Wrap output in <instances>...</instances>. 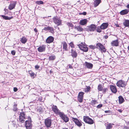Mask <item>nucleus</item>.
Wrapping results in <instances>:
<instances>
[{
  "label": "nucleus",
  "mask_w": 129,
  "mask_h": 129,
  "mask_svg": "<svg viewBox=\"0 0 129 129\" xmlns=\"http://www.w3.org/2000/svg\"><path fill=\"white\" fill-rule=\"evenodd\" d=\"M96 48L98 49L102 53H105L106 52V50L104 46L102 44L98 43L96 44Z\"/></svg>",
  "instance_id": "f257e3e1"
},
{
  "label": "nucleus",
  "mask_w": 129,
  "mask_h": 129,
  "mask_svg": "<svg viewBox=\"0 0 129 129\" xmlns=\"http://www.w3.org/2000/svg\"><path fill=\"white\" fill-rule=\"evenodd\" d=\"M54 39V38L52 36H50L47 38L46 41L47 43H50L53 42Z\"/></svg>",
  "instance_id": "f3484780"
},
{
  "label": "nucleus",
  "mask_w": 129,
  "mask_h": 129,
  "mask_svg": "<svg viewBox=\"0 0 129 129\" xmlns=\"http://www.w3.org/2000/svg\"><path fill=\"white\" fill-rule=\"evenodd\" d=\"M48 30L52 34H53L54 33V29L51 26H49Z\"/></svg>",
  "instance_id": "473e14b6"
},
{
  "label": "nucleus",
  "mask_w": 129,
  "mask_h": 129,
  "mask_svg": "<svg viewBox=\"0 0 129 129\" xmlns=\"http://www.w3.org/2000/svg\"><path fill=\"white\" fill-rule=\"evenodd\" d=\"M78 46L80 49L84 52H86L88 50V48L83 44L82 45L81 44L79 45Z\"/></svg>",
  "instance_id": "1a4fd4ad"
},
{
  "label": "nucleus",
  "mask_w": 129,
  "mask_h": 129,
  "mask_svg": "<svg viewBox=\"0 0 129 129\" xmlns=\"http://www.w3.org/2000/svg\"><path fill=\"white\" fill-rule=\"evenodd\" d=\"M127 48H128V50H129V45L127 47Z\"/></svg>",
  "instance_id": "e2e57ef3"
},
{
  "label": "nucleus",
  "mask_w": 129,
  "mask_h": 129,
  "mask_svg": "<svg viewBox=\"0 0 129 129\" xmlns=\"http://www.w3.org/2000/svg\"><path fill=\"white\" fill-rule=\"evenodd\" d=\"M67 24L69 26L71 27H72L73 26V25L71 23L68 22L67 23Z\"/></svg>",
  "instance_id": "a19ab883"
},
{
  "label": "nucleus",
  "mask_w": 129,
  "mask_h": 129,
  "mask_svg": "<svg viewBox=\"0 0 129 129\" xmlns=\"http://www.w3.org/2000/svg\"><path fill=\"white\" fill-rule=\"evenodd\" d=\"M53 20L54 23L57 25H59L61 24V20L57 17H54Z\"/></svg>",
  "instance_id": "423d86ee"
},
{
  "label": "nucleus",
  "mask_w": 129,
  "mask_h": 129,
  "mask_svg": "<svg viewBox=\"0 0 129 129\" xmlns=\"http://www.w3.org/2000/svg\"><path fill=\"white\" fill-rule=\"evenodd\" d=\"M85 67L88 69H91L93 67V65L89 62H85Z\"/></svg>",
  "instance_id": "4468645a"
},
{
  "label": "nucleus",
  "mask_w": 129,
  "mask_h": 129,
  "mask_svg": "<svg viewBox=\"0 0 129 129\" xmlns=\"http://www.w3.org/2000/svg\"><path fill=\"white\" fill-rule=\"evenodd\" d=\"M84 93L82 92H79L78 96V100L80 103L82 102V100L83 98V95Z\"/></svg>",
  "instance_id": "9d476101"
},
{
  "label": "nucleus",
  "mask_w": 129,
  "mask_h": 129,
  "mask_svg": "<svg viewBox=\"0 0 129 129\" xmlns=\"http://www.w3.org/2000/svg\"><path fill=\"white\" fill-rule=\"evenodd\" d=\"M101 2V0H95L94 1L93 4L95 7L98 6Z\"/></svg>",
  "instance_id": "a878e982"
},
{
  "label": "nucleus",
  "mask_w": 129,
  "mask_h": 129,
  "mask_svg": "<svg viewBox=\"0 0 129 129\" xmlns=\"http://www.w3.org/2000/svg\"><path fill=\"white\" fill-rule=\"evenodd\" d=\"M27 39L25 37H23L20 40L22 43L25 44L27 41Z\"/></svg>",
  "instance_id": "c756f323"
},
{
  "label": "nucleus",
  "mask_w": 129,
  "mask_h": 129,
  "mask_svg": "<svg viewBox=\"0 0 129 129\" xmlns=\"http://www.w3.org/2000/svg\"><path fill=\"white\" fill-rule=\"evenodd\" d=\"M52 110L56 114H58L59 115V110L57 109V106H56L53 105L52 108Z\"/></svg>",
  "instance_id": "2eb2a0df"
},
{
  "label": "nucleus",
  "mask_w": 129,
  "mask_h": 129,
  "mask_svg": "<svg viewBox=\"0 0 129 129\" xmlns=\"http://www.w3.org/2000/svg\"><path fill=\"white\" fill-rule=\"evenodd\" d=\"M71 55L73 58H76L77 56V53L75 51L72 49L71 51Z\"/></svg>",
  "instance_id": "6ab92c4d"
},
{
  "label": "nucleus",
  "mask_w": 129,
  "mask_h": 129,
  "mask_svg": "<svg viewBox=\"0 0 129 129\" xmlns=\"http://www.w3.org/2000/svg\"><path fill=\"white\" fill-rule=\"evenodd\" d=\"M69 67L70 68H71V67L70 65V66H69Z\"/></svg>",
  "instance_id": "69168bd1"
},
{
  "label": "nucleus",
  "mask_w": 129,
  "mask_h": 129,
  "mask_svg": "<svg viewBox=\"0 0 129 129\" xmlns=\"http://www.w3.org/2000/svg\"><path fill=\"white\" fill-rule=\"evenodd\" d=\"M45 48L44 45L40 46L38 48V50L40 52H42L45 51Z\"/></svg>",
  "instance_id": "a211bd4d"
},
{
  "label": "nucleus",
  "mask_w": 129,
  "mask_h": 129,
  "mask_svg": "<svg viewBox=\"0 0 129 129\" xmlns=\"http://www.w3.org/2000/svg\"><path fill=\"white\" fill-rule=\"evenodd\" d=\"M62 129H68V128H63Z\"/></svg>",
  "instance_id": "0e129e2a"
},
{
  "label": "nucleus",
  "mask_w": 129,
  "mask_h": 129,
  "mask_svg": "<svg viewBox=\"0 0 129 129\" xmlns=\"http://www.w3.org/2000/svg\"><path fill=\"white\" fill-rule=\"evenodd\" d=\"M55 56L53 54L49 57V59L50 60H54L55 59Z\"/></svg>",
  "instance_id": "72a5a7b5"
},
{
  "label": "nucleus",
  "mask_w": 129,
  "mask_h": 129,
  "mask_svg": "<svg viewBox=\"0 0 129 129\" xmlns=\"http://www.w3.org/2000/svg\"><path fill=\"white\" fill-rule=\"evenodd\" d=\"M28 118L29 121H26L25 126L27 129H31L32 127L31 119L30 117H28Z\"/></svg>",
  "instance_id": "0eeeda50"
},
{
  "label": "nucleus",
  "mask_w": 129,
  "mask_h": 129,
  "mask_svg": "<svg viewBox=\"0 0 129 129\" xmlns=\"http://www.w3.org/2000/svg\"><path fill=\"white\" fill-rule=\"evenodd\" d=\"M70 46L72 48L74 47V45L72 42H71L69 44Z\"/></svg>",
  "instance_id": "c03bdc74"
},
{
  "label": "nucleus",
  "mask_w": 129,
  "mask_h": 129,
  "mask_svg": "<svg viewBox=\"0 0 129 129\" xmlns=\"http://www.w3.org/2000/svg\"><path fill=\"white\" fill-rule=\"evenodd\" d=\"M62 45L63 49L65 51L67 50V44L65 42H62Z\"/></svg>",
  "instance_id": "393cba45"
},
{
  "label": "nucleus",
  "mask_w": 129,
  "mask_h": 129,
  "mask_svg": "<svg viewBox=\"0 0 129 129\" xmlns=\"http://www.w3.org/2000/svg\"><path fill=\"white\" fill-rule=\"evenodd\" d=\"M5 9H4V10H5Z\"/></svg>",
  "instance_id": "774afa93"
},
{
  "label": "nucleus",
  "mask_w": 129,
  "mask_h": 129,
  "mask_svg": "<svg viewBox=\"0 0 129 129\" xmlns=\"http://www.w3.org/2000/svg\"><path fill=\"white\" fill-rule=\"evenodd\" d=\"M96 102V101L95 100H92L91 103L93 104H95Z\"/></svg>",
  "instance_id": "09e8293b"
},
{
  "label": "nucleus",
  "mask_w": 129,
  "mask_h": 129,
  "mask_svg": "<svg viewBox=\"0 0 129 129\" xmlns=\"http://www.w3.org/2000/svg\"><path fill=\"white\" fill-rule=\"evenodd\" d=\"M58 29H59V27H58Z\"/></svg>",
  "instance_id": "338daca9"
},
{
  "label": "nucleus",
  "mask_w": 129,
  "mask_h": 129,
  "mask_svg": "<svg viewBox=\"0 0 129 129\" xmlns=\"http://www.w3.org/2000/svg\"><path fill=\"white\" fill-rule=\"evenodd\" d=\"M127 83V82L122 80L118 81L116 83V85L119 87H125Z\"/></svg>",
  "instance_id": "f03ea898"
},
{
  "label": "nucleus",
  "mask_w": 129,
  "mask_h": 129,
  "mask_svg": "<svg viewBox=\"0 0 129 129\" xmlns=\"http://www.w3.org/2000/svg\"><path fill=\"white\" fill-rule=\"evenodd\" d=\"M52 71L51 70H50V73H52Z\"/></svg>",
  "instance_id": "680f3d73"
},
{
  "label": "nucleus",
  "mask_w": 129,
  "mask_h": 129,
  "mask_svg": "<svg viewBox=\"0 0 129 129\" xmlns=\"http://www.w3.org/2000/svg\"><path fill=\"white\" fill-rule=\"evenodd\" d=\"M72 120L78 126L80 127L82 125L81 123L77 118H72Z\"/></svg>",
  "instance_id": "9b49d317"
},
{
  "label": "nucleus",
  "mask_w": 129,
  "mask_h": 129,
  "mask_svg": "<svg viewBox=\"0 0 129 129\" xmlns=\"http://www.w3.org/2000/svg\"><path fill=\"white\" fill-rule=\"evenodd\" d=\"M37 3V4L39 5L42 4H43V2L41 1H38Z\"/></svg>",
  "instance_id": "79ce46f5"
},
{
  "label": "nucleus",
  "mask_w": 129,
  "mask_h": 129,
  "mask_svg": "<svg viewBox=\"0 0 129 129\" xmlns=\"http://www.w3.org/2000/svg\"><path fill=\"white\" fill-rule=\"evenodd\" d=\"M18 120L17 119L15 120L12 122V125L14 127L16 128L17 127V123H18Z\"/></svg>",
  "instance_id": "2f4dec72"
},
{
  "label": "nucleus",
  "mask_w": 129,
  "mask_h": 129,
  "mask_svg": "<svg viewBox=\"0 0 129 129\" xmlns=\"http://www.w3.org/2000/svg\"><path fill=\"white\" fill-rule=\"evenodd\" d=\"M34 31L35 32H36V34H37V29L36 28H35L34 29Z\"/></svg>",
  "instance_id": "5fc2aeb1"
},
{
  "label": "nucleus",
  "mask_w": 129,
  "mask_h": 129,
  "mask_svg": "<svg viewBox=\"0 0 129 129\" xmlns=\"http://www.w3.org/2000/svg\"><path fill=\"white\" fill-rule=\"evenodd\" d=\"M87 22V20L85 19L81 20L79 22V24L81 25H84L86 24Z\"/></svg>",
  "instance_id": "4be33fe9"
},
{
  "label": "nucleus",
  "mask_w": 129,
  "mask_h": 129,
  "mask_svg": "<svg viewBox=\"0 0 129 129\" xmlns=\"http://www.w3.org/2000/svg\"><path fill=\"white\" fill-rule=\"evenodd\" d=\"M102 104H99L97 106V108H99L102 107Z\"/></svg>",
  "instance_id": "de8ad7c7"
},
{
  "label": "nucleus",
  "mask_w": 129,
  "mask_h": 129,
  "mask_svg": "<svg viewBox=\"0 0 129 129\" xmlns=\"http://www.w3.org/2000/svg\"><path fill=\"white\" fill-rule=\"evenodd\" d=\"M88 27L87 30L88 31H93L95 29L96 26L95 24H92Z\"/></svg>",
  "instance_id": "f8f14e48"
},
{
  "label": "nucleus",
  "mask_w": 129,
  "mask_h": 129,
  "mask_svg": "<svg viewBox=\"0 0 129 129\" xmlns=\"http://www.w3.org/2000/svg\"><path fill=\"white\" fill-rule=\"evenodd\" d=\"M90 88L89 86H88V87H87V88H86L85 89V91L86 92H88L89 91V90H90Z\"/></svg>",
  "instance_id": "58836bf2"
},
{
  "label": "nucleus",
  "mask_w": 129,
  "mask_h": 129,
  "mask_svg": "<svg viewBox=\"0 0 129 129\" xmlns=\"http://www.w3.org/2000/svg\"><path fill=\"white\" fill-rule=\"evenodd\" d=\"M116 27H119V26L118 24H116Z\"/></svg>",
  "instance_id": "bf43d9fd"
},
{
  "label": "nucleus",
  "mask_w": 129,
  "mask_h": 129,
  "mask_svg": "<svg viewBox=\"0 0 129 129\" xmlns=\"http://www.w3.org/2000/svg\"><path fill=\"white\" fill-rule=\"evenodd\" d=\"M1 16L4 19L6 20H10L13 18V17L12 16L9 17L4 15H1Z\"/></svg>",
  "instance_id": "cd10ccee"
},
{
  "label": "nucleus",
  "mask_w": 129,
  "mask_h": 129,
  "mask_svg": "<svg viewBox=\"0 0 129 129\" xmlns=\"http://www.w3.org/2000/svg\"><path fill=\"white\" fill-rule=\"evenodd\" d=\"M123 24L124 25L125 27H128L129 26V20H125L123 22Z\"/></svg>",
  "instance_id": "7c9ffc66"
},
{
  "label": "nucleus",
  "mask_w": 129,
  "mask_h": 129,
  "mask_svg": "<svg viewBox=\"0 0 129 129\" xmlns=\"http://www.w3.org/2000/svg\"><path fill=\"white\" fill-rule=\"evenodd\" d=\"M110 88L112 92L115 93L117 92V90L115 86L113 85H111Z\"/></svg>",
  "instance_id": "412c9836"
},
{
  "label": "nucleus",
  "mask_w": 129,
  "mask_h": 129,
  "mask_svg": "<svg viewBox=\"0 0 129 129\" xmlns=\"http://www.w3.org/2000/svg\"><path fill=\"white\" fill-rule=\"evenodd\" d=\"M118 111L120 112H122V111L121 110H118Z\"/></svg>",
  "instance_id": "13d9d810"
},
{
  "label": "nucleus",
  "mask_w": 129,
  "mask_h": 129,
  "mask_svg": "<svg viewBox=\"0 0 129 129\" xmlns=\"http://www.w3.org/2000/svg\"><path fill=\"white\" fill-rule=\"evenodd\" d=\"M105 112L106 113H110V111H105Z\"/></svg>",
  "instance_id": "3c124183"
},
{
  "label": "nucleus",
  "mask_w": 129,
  "mask_h": 129,
  "mask_svg": "<svg viewBox=\"0 0 129 129\" xmlns=\"http://www.w3.org/2000/svg\"><path fill=\"white\" fill-rule=\"evenodd\" d=\"M114 124L113 123H109L107 122L105 124V126L106 129H111L113 125Z\"/></svg>",
  "instance_id": "dca6fc26"
},
{
  "label": "nucleus",
  "mask_w": 129,
  "mask_h": 129,
  "mask_svg": "<svg viewBox=\"0 0 129 129\" xmlns=\"http://www.w3.org/2000/svg\"><path fill=\"white\" fill-rule=\"evenodd\" d=\"M89 47L92 49H94L95 48H96V46H93L92 45H91L89 46Z\"/></svg>",
  "instance_id": "4c0bfd02"
},
{
  "label": "nucleus",
  "mask_w": 129,
  "mask_h": 129,
  "mask_svg": "<svg viewBox=\"0 0 129 129\" xmlns=\"http://www.w3.org/2000/svg\"><path fill=\"white\" fill-rule=\"evenodd\" d=\"M119 98V102L120 104H121L124 101V99L121 96H120L118 97Z\"/></svg>",
  "instance_id": "c85d7f7f"
},
{
  "label": "nucleus",
  "mask_w": 129,
  "mask_h": 129,
  "mask_svg": "<svg viewBox=\"0 0 129 129\" xmlns=\"http://www.w3.org/2000/svg\"><path fill=\"white\" fill-rule=\"evenodd\" d=\"M44 123L45 125L47 127H49L52 124L51 120L49 118H47L45 120Z\"/></svg>",
  "instance_id": "39448f33"
},
{
  "label": "nucleus",
  "mask_w": 129,
  "mask_h": 129,
  "mask_svg": "<svg viewBox=\"0 0 129 129\" xmlns=\"http://www.w3.org/2000/svg\"><path fill=\"white\" fill-rule=\"evenodd\" d=\"M108 37V36L107 35H106L104 36V38L105 39H107Z\"/></svg>",
  "instance_id": "6e6d98bb"
},
{
  "label": "nucleus",
  "mask_w": 129,
  "mask_h": 129,
  "mask_svg": "<svg viewBox=\"0 0 129 129\" xmlns=\"http://www.w3.org/2000/svg\"><path fill=\"white\" fill-rule=\"evenodd\" d=\"M16 4V2H12L10 3L8 7V8L10 10H11L14 8Z\"/></svg>",
  "instance_id": "ddd939ff"
},
{
  "label": "nucleus",
  "mask_w": 129,
  "mask_h": 129,
  "mask_svg": "<svg viewBox=\"0 0 129 129\" xmlns=\"http://www.w3.org/2000/svg\"><path fill=\"white\" fill-rule=\"evenodd\" d=\"M25 115L24 112L21 113L20 114L19 118V120L21 123H23L24 121V119H25Z\"/></svg>",
  "instance_id": "6e6552de"
},
{
  "label": "nucleus",
  "mask_w": 129,
  "mask_h": 129,
  "mask_svg": "<svg viewBox=\"0 0 129 129\" xmlns=\"http://www.w3.org/2000/svg\"><path fill=\"white\" fill-rule=\"evenodd\" d=\"M129 11V10H128L126 9L122 10L120 13L121 15H123L127 14Z\"/></svg>",
  "instance_id": "5701e85b"
},
{
  "label": "nucleus",
  "mask_w": 129,
  "mask_h": 129,
  "mask_svg": "<svg viewBox=\"0 0 129 129\" xmlns=\"http://www.w3.org/2000/svg\"><path fill=\"white\" fill-rule=\"evenodd\" d=\"M111 44L112 46H117L118 45V43L117 40H115L112 41Z\"/></svg>",
  "instance_id": "b1692460"
},
{
  "label": "nucleus",
  "mask_w": 129,
  "mask_h": 129,
  "mask_svg": "<svg viewBox=\"0 0 129 129\" xmlns=\"http://www.w3.org/2000/svg\"><path fill=\"white\" fill-rule=\"evenodd\" d=\"M59 115L65 122H67L69 121V118L63 113L60 112L59 113Z\"/></svg>",
  "instance_id": "7ed1b4c3"
},
{
  "label": "nucleus",
  "mask_w": 129,
  "mask_h": 129,
  "mask_svg": "<svg viewBox=\"0 0 129 129\" xmlns=\"http://www.w3.org/2000/svg\"><path fill=\"white\" fill-rule=\"evenodd\" d=\"M15 53L16 52L15 50H12L11 52V53L13 55H15Z\"/></svg>",
  "instance_id": "a18cd8bd"
},
{
  "label": "nucleus",
  "mask_w": 129,
  "mask_h": 129,
  "mask_svg": "<svg viewBox=\"0 0 129 129\" xmlns=\"http://www.w3.org/2000/svg\"><path fill=\"white\" fill-rule=\"evenodd\" d=\"M83 119L86 123L89 124H92L93 123V121L88 116H84Z\"/></svg>",
  "instance_id": "20e7f679"
},
{
  "label": "nucleus",
  "mask_w": 129,
  "mask_h": 129,
  "mask_svg": "<svg viewBox=\"0 0 129 129\" xmlns=\"http://www.w3.org/2000/svg\"><path fill=\"white\" fill-rule=\"evenodd\" d=\"M126 7L128 9H129V4H128L126 6Z\"/></svg>",
  "instance_id": "4d7b16f0"
},
{
  "label": "nucleus",
  "mask_w": 129,
  "mask_h": 129,
  "mask_svg": "<svg viewBox=\"0 0 129 129\" xmlns=\"http://www.w3.org/2000/svg\"><path fill=\"white\" fill-rule=\"evenodd\" d=\"M75 28L77 29L78 31L81 32L83 31V28L80 26H75Z\"/></svg>",
  "instance_id": "bb28decb"
},
{
  "label": "nucleus",
  "mask_w": 129,
  "mask_h": 129,
  "mask_svg": "<svg viewBox=\"0 0 129 129\" xmlns=\"http://www.w3.org/2000/svg\"><path fill=\"white\" fill-rule=\"evenodd\" d=\"M124 128H125L126 129H127L128 128V127L127 126H125Z\"/></svg>",
  "instance_id": "052dcab7"
},
{
  "label": "nucleus",
  "mask_w": 129,
  "mask_h": 129,
  "mask_svg": "<svg viewBox=\"0 0 129 129\" xmlns=\"http://www.w3.org/2000/svg\"><path fill=\"white\" fill-rule=\"evenodd\" d=\"M17 90V88L16 87H14V91L16 92V91Z\"/></svg>",
  "instance_id": "603ef678"
},
{
  "label": "nucleus",
  "mask_w": 129,
  "mask_h": 129,
  "mask_svg": "<svg viewBox=\"0 0 129 129\" xmlns=\"http://www.w3.org/2000/svg\"><path fill=\"white\" fill-rule=\"evenodd\" d=\"M28 73L30 75V76L31 77H33L34 75V73L31 71H28Z\"/></svg>",
  "instance_id": "f704fd0d"
},
{
  "label": "nucleus",
  "mask_w": 129,
  "mask_h": 129,
  "mask_svg": "<svg viewBox=\"0 0 129 129\" xmlns=\"http://www.w3.org/2000/svg\"><path fill=\"white\" fill-rule=\"evenodd\" d=\"M36 69H38L39 68V66L38 65H36L35 67Z\"/></svg>",
  "instance_id": "8fccbe9b"
},
{
  "label": "nucleus",
  "mask_w": 129,
  "mask_h": 129,
  "mask_svg": "<svg viewBox=\"0 0 129 129\" xmlns=\"http://www.w3.org/2000/svg\"><path fill=\"white\" fill-rule=\"evenodd\" d=\"M87 13L86 12H84L83 13H81L83 15H85Z\"/></svg>",
  "instance_id": "864d4df0"
},
{
  "label": "nucleus",
  "mask_w": 129,
  "mask_h": 129,
  "mask_svg": "<svg viewBox=\"0 0 129 129\" xmlns=\"http://www.w3.org/2000/svg\"><path fill=\"white\" fill-rule=\"evenodd\" d=\"M17 105L16 104H14L13 106V110L15 111H16L17 110Z\"/></svg>",
  "instance_id": "c9c22d12"
},
{
  "label": "nucleus",
  "mask_w": 129,
  "mask_h": 129,
  "mask_svg": "<svg viewBox=\"0 0 129 129\" xmlns=\"http://www.w3.org/2000/svg\"><path fill=\"white\" fill-rule=\"evenodd\" d=\"M108 26V24L104 23H103L100 26V28L102 29H104L106 28Z\"/></svg>",
  "instance_id": "aec40b11"
},
{
  "label": "nucleus",
  "mask_w": 129,
  "mask_h": 129,
  "mask_svg": "<svg viewBox=\"0 0 129 129\" xmlns=\"http://www.w3.org/2000/svg\"><path fill=\"white\" fill-rule=\"evenodd\" d=\"M98 89L99 91H101L103 89V87H102V85H98Z\"/></svg>",
  "instance_id": "e433bc0d"
},
{
  "label": "nucleus",
  "mask_w": 129,
  "mask_h": 129,
  "mask_svg": "<svg viewBox=\"0 0 129 129\" xmlns=\"http://www.w3.org/2000/svg\"><path fill=\"white\" fill-rule=\"evenodd\" d=\"M49 28V26H48L47 27H45L43 30H45L46 31L48 30V29Z\"/></svg>",
  "instance_id": "49530a36"
},
{
  "label": "nucleus",
  "mask_w": 129,
  "mask_h": 129,
  "mask_svg": "<svg viewBox=\"0 0 129 129\" xmlns=\"http://www.w3.org/2000/svg\"><path fill=\"white\" fill-rule=\"evenodd\" d=\"M108 89L107 88H104L102 89L103 92L104 93H105L107 91Z\"/></svg>",
  "instance_id": "ea45409f"
},
{
  "label": "nucleus",
  "mask_w": 129,
  "mask_h": 129,
  "mask_svg": "<svg viewBox=\"0 0 129 129\" xmlns=\"http://www.w3.org/2000/svg\"><path fill=\"white\" fill-rule=\"evenodd\" d=\"M101 29L100 28H97L96 29L97 31L99 33L101 32L102 31V30H101Z\"/></svg>",
  "instance_id": "37998d69"
}]
</instances>
